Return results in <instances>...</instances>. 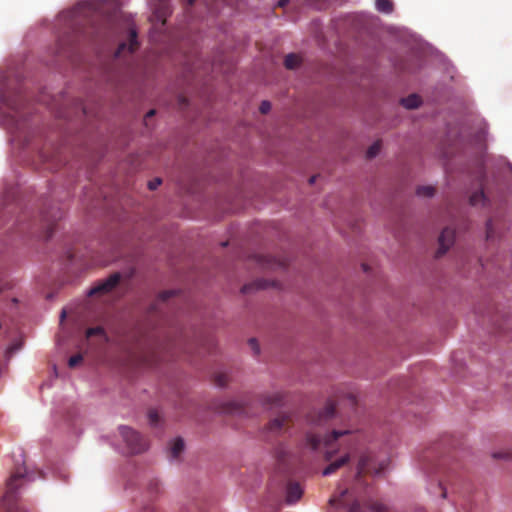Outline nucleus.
Returning <instances> with one entry per match:
<instances>
[{"instance_id":"f257e3e1","label":"nucleus","mask_w":512,"mask_h":512,"mask_svg":"<svg viewBox=\"0 0 512 512\" xmlns=\"http://www.w3.org/2000/svg\"><path fill=\"white\" fill-rule=\"evenodd\" d=\"M386 461L376 464L371 453L361 455L356 474V483L351 489L343 490L339 497L331 498V505H339L347 508L348 512H387V507L382 503L374 501L371 491L364 486L363 476L365 474H380L386 468Z\"/></svg>"},{"instance_id":"f03ea898","label":"nucleus","mask_w":512,"mask_h":512,"mask_svg":"<svg viewBox=\"0 0 512 512\" xmlns=\"http://www.w3.org/2000/svg\"><path fill=\"white\" fill-rule=\"evenodd\" d=\"M344 442L347 444L348 450L356 445L355 437L349 430H333L329 435L314 432H309L306 435V446L313 451H323L326 461H331Z\"/></svg>"},{"instance_id":"7ed1b4c3","label":"nucleus","mask_w":512,"mask_h":512,"mask_svg":"<svg viewBox=\"0 0 512 512\" xmlns=\"http://www.w3.org/2000/svg\"><path fill=\"white\" fill-rule=\"evenodd\" d=\"M25 475L26 469L24 467H17L7 480L6 491L1 500V505L5 512H27L17 504V490L21 486Z\"/></svg>"},{"instance_id":"20e7f679","label":"nucleus","mask_w":512,"mask_h":512,"mask_svg":"<svg viewBox=\"0 0 512 512\" xmlns=\"http://www.w3.org/2000/svg\"><path fill=\"white\" fill-rule=\"evenodd\" d=\"M293 424L292 416L289 413H281L268 422L264 428V438L270 441L272 438L286 433Z\"/></svg>"},{"instance_id":"39448f33","label":"nucleus","mask_w":512,"mask_h":512,"mask_svg":"<svg viewBox=\"0 0 512 512\" xmlns=\"http://www.w3.org/2000/svg\"><path fill=\"white\" fill-rule=\"evenodd\" d=\"M120 434L131 453L138 454L147 449L148 445L145 438L132 428L121 426Z\"/></svg>"},{"instance_id":"423d86ee","label":"nucleus","mask_w":512,"mask_h":512,"mask_svg":"<svg viewBox=\"0 0 512 512\" xmlns=\"http://www.w3.org/2000/svg\"><path fill=\"white\" fill-rule=\"evenodd\" d=\"M121 275L116 272L108 278L98 281L88 292L89 296H102L111 292L120 282Z\"/></svg>"},{"instance_id":"0eeeda50","label":"nucleus","mask_w":512,"mask_h":512,"mask_svg":"<svg viewBox=\"0 0 512 512\" xmlns=\"http://www.w3.org/2000/svg\"><path fill=\"white\" fill-rule=\"evenodd\" d=\"M336 412L335 405L332 402L327 403V405L317 413L311 416V423L316 426L325 425L332 418H334Z\"/></svg>"},{"instance_id":"6e6552de","label":"nucleus","mask_w":512,"mask_h":512,"mask_svg":"<svg viewBox=\"0 0 512 512\" xmlns=\"http://www.w3.org/2000/svg\"><path fill=\"white\" fill-rule=\"evenodd\" d=\"M454 239L455 231L450 227L444 228L438 239L439 248L436 252V257L443 256L447 252V250L453 245Z\"/></svg>"},{"instance_id":"1a4fd4ad","label":"nucleus","mask_w":512,"mask_h":512,"mask_svg":"<svg viewBox=\"0 0 512 512\" xmlns=\"http://www.w3.org/2000/svg\"><path fill=\"white\" fill-rule=\"evenodd\" d=\"M350 461V453L346 451L340 458L331 461L330 464L322 471L323 476H329L337 470L345 466Z\"/></svg>"},{"instance_id":"9d476101","label":"nucleus","mask_w":512,"mask_h":512,"mask_svg":"<svg viewBox=\"0 0 512 512\" xmlns=\"http://www.w3.org/2000/svg\"><path fill=\"white\" fill-rule=\"evenodd\" d=\"M138 45L139 44L137 41V34L134 30H131L129 36V43H121L115 52V56L120 57L125 50H128V52L132 54L138 48Z\"/></svg>"},{"instance_id":"9b49d317","label":"nucleus","mask_w":512,"mask_h":512,"mask_svg":"<svg viewBox=\"0 0 512 512\" xmlns=\"http://www.w3.org/2000/svg\"><path fill=\"white\" fill-rule=\"evenodd\" d=\"M303 494V489L298 483L290 482L287 485V495H286V501L289 504H292L296 501H298Z\"/></svg>"},{"instance_id":"f8f14e48","label":"nucleus","mask_w":512,"mask_h":512,"mask_svg":"<svg viewBox=\"0 0 512 512\" xmlns=\"http://www.w3.org/2000/svg\"><path fill=\"white\" fill-rule=\"evenodd\" d=\"M255 261L265 269H272L275 266H280L282 263L268 255H255Z\"/></svg>"},{"instance_id":"ddd939ff","label":"nucleus","mask_w":512,"mask_h":512,"mask_svg":"<svg viewBox=\"0 0 512 512\" xmlns=\"http://www.w3.org/2000/svg\"><path fill=\"white\" fill-rule=\"evenodd\" d=\"M184 450V441L181 438H176L169 447V457L177 459Z\"/></svg>"},{"instance_id":"4468645a","label":"nucleus","mask_w":512,"mask_h":512,"mask_svg":"<svg viewBox=\"0 0 512 512\" xmlns=\"http://www.w3.org/2000/svg\"><path fill=\"white\" fill-rule=\"evenodd\" d=\"M42 217L47 225L46 238L49 239L53 233V224L57 219H59L61 217V213H60V211H57L56 213L52 214L51 216L44 213Z\"/></svg>"},{"instance_id":"2eb2a0df","label":"nucleus","mask_w":512,"mask_h":512,"mask_svg":"<svg viewBox=\"0 0 512 512\" xmlns=\"http://www.w3.org/2000/svg\"><path fill=\"white\" fill-rule=\"evenodd\" d=\"M401 104L407 109H415L420 106L421 99L419 96L412 94L406 98H402Z\"/></svg>"},{"instance_id":"dca6fc26","label":"nucleus","mask_w":512,"mask_h":512,"mask_svg":"<svg viewBox=\"0 0 512 512\" xmlns=\"http://www.w3.org/2000/svg\"><path fill=\"white\" fill-rule=\"evenodd\" d=\"M376 9L385 14H390L393 12L394 5L391 0H376L375 1Z\"/></svg>"},{"instance_id":"f3484780","label":"nucleus","mask_w":512,"mask_h":512,"mask_svg":"<svg viewBox=\"0 0 512 512\" xmlns=\"http://www.w3.org/2000/svg\"><path fill=\"white\" fill-rule=\"evenodd\" d=\"M300 64V57L297 54L291 53L285 57L284 65L287 69H295Z\"/></svg>"},{"instance_id":"a211bd4d","label":"nucleus","mask_w":512,"mask_h":512,"mask_svg":"<svg viewBox=\"0 0 512 512\" xmlns=\"http://www.w3.org/2000/svg\"><path fill=\"white\" fill-rule=\"evenodd\" d=\"M496 225L493 219H489L486 223V239L488 241H493L496 238Z\"/></svg>"},{"instance_id":"6ab92c4d","label":"nucleus","mask_w":512,"mask_h":512,"mask_svg":"<svg viewBox=\"0 0 512 512\" xmlns=\"http://www.w3.org/2000/svg\"><path fill=\"white\" fill-rule=\"evenodd\" d=\"M275 457H276L277 461L279 462V464L285 465L287 457H288V452L284 446L280 445V446L276 447Z\"/></svg>"},{"instance_id":"aec40b11","label":"nucleus","mask_w":512,"mask_h":512,"mask_svg":"<svg viewBox=\"0 0 512 512\" xmlns=\"http://www.w3.org/2000/svg\"><path fill=\"white\" fill-rule=\"evenodd\" d=\"M268 286L267 281L259 280L251 284L244 285L242 288V293H248L252 289H263Z\"/></svg>"},{"instance_id":"412c9836","label":"nucleus","mask_w":512,"mask_h":512,"mask_svg":"<svg viewBox=\"0 0 512 512\" xmlns=\"http://www.w3.org/2000/svg\"><path fill=\"white\" fill-rule=\"evenodd\" d=\"M283 400V396L281 393H273L271 395L266 396L265 403L270 405L279 406L281 405Z\"/></svg>"},{"instance_id":"4be33fe9","label":"nucleus","mask_w":512,"mask_h":512,"mask_svg":"<svg viewBox=\"0 0 512 512\" xmlns=\"http://www.w3.org/2000/svg\"><path fill=\"white\" fill-rule=\"evenodd\" d=\"M416 193L422 197H432L435 193V189L432 186H419Z\"/></svg>"},{"instance_id":"5701e85b","label":"nucleus","mask_w":512,"mask_h":512,"mask_svg":"<svg viewBox=\"0 0 512 512\" xmlns=\"http://www.w3.org/2000/svg\"><path fill=\"white\" fill-rule=\"evenodd\" d=\"M381 150V142L376 141L374 142L367 150L366 156L367 158L371 159L378 155V153Z\"/></svg>"},{"instance_id":"b1692460","label":"nucleus","mask_w":512,"mask_h":512,"mask_svg":"<svg viewBox=\"0 0 512 512\" xmlns=\"http://www.w3.org/2000/svg\"><path fill=\"white\" fill-rule=\"evenodd\" d=\"M469 201H470L471 205H478L480 203H483L485 201V194H484V192L482 190L475 192L474 194H472L470 196Z\"/></svg>"},{"instance_id":"393cba45","label":"nucleus","mask_w":512,"mask_h":512,"mask_svg":"<svg viewBox=\"0 0 512 512\" xmlns=\"http://www.w3.org/2000/svg\"><path fill=\"white\" fill-rule=\"evenodd\" d=\"M106 336L104 329L101 326L88 328L86 331V338H90L92 336Z\"/></svg>"},{"instance_id":"a878e982","label":"nucleus","mask_w":512,"mask_h":512,"mask_svg":"<svg viewBox=\"0 0 512 512\" xmlns=\"http://www.w3.org/2000/svg\"><path fill=\"white\" fill-rule=\"evenodd\" d=\"M215 384L219 387H224L227 385L228 376L225 373H218L214 377Z\"/></svg>"},{"instance_id":"bb28decb","label":"nucleus","mask_w":512,"mask_h":512,"mask_svg":"<svg viewBox=\"0 0 512 512\" xmlns=\"http://www.w3.org/2000/svg\"><path fill=\"white\" fill-rule=\"evenodd\" d=\"M243 410L242 405L237 402H230L227 404L226 411L229 413H241Z\"/></svg>"},{"instance_id":"cd10ccee","label":"nucleus","mask_w":512,"mask_h":512,"mask_svg":"<svg viewBox=\"0 0 512 512\" xmlns=\"http://www.w3.org/2000/svg\"><path fill=\"white\" fill-rule=\"evenodd\" d=\"M175 294H176V291H174V290L163 291L162 293H160V295L158 297V302L164 303L167 300H169L171 297H173Z\"/></svg>"},{"instance_id":"c85d7f7f","label":"nucleus","mask_w":512,"mask_h":512,"mask_svg":"<svg viewBox=\"0 0 512 512\" xmlns=\"http://www.w3.org/2000/svg\"><path fill=\"white\" fill-rule=\"evenodd\" d=\"M83 360V357L81 354H76V355H73L69 358L68 360V365L70 368H74L75 366H77L79 363H81Z\"/></svg>"},{"instance_id":"c756f323","label":"nucleus","mask_w":512,"mask_h":512,"mask_svg":"<svg viewBox=\"0 0 512 512\" xmlns=\"http://www.w3.org/2000/svg\"><path fill=\"white\" fill-rule=\"evenodd\" d=\"M169 346H170V348H176V349H179V350L186 351V347H185L184 340H183L182 337L177 339V340H173L169 344Z\"/></svg>"},{"instance_id":"7c9ffc66","label":"nucleus","mask_w":512,"mask_h":512,"mask_svg":"<svg viewBox=\"0 0 512 512\" xmlns=\"http://www.w3.org/2000/svg\"><path fill=\"white\" fill-rule=\"evenodd\" d=\"M148 417H149V422L151 425H157V423L159 421V415L155 410H150Z\"/></svg>"},{"instance_id":"2f4dec72","label":"nucleus","mask_w":512,"mask_h":512,"mask_svg":"<svg viewBox=\"0 0 512 512\" xmlns=\"http://www.w3.org/2000/svg\"><path fill=\"white\" fill-rule=\"evenodd\" d=\"M248 344H249L250 348L253 350L254 354L258 355L260 352V347H259L257 340L255 338H251L248 341Z\"/></svg>"},{"instance_id":"473e14b6","label":"nucleus","mask_w":512,"mask_h":512,"mask_svg":"<svg viewBox=\"0 0 512 512\" xmlns=\"http://www.w3.org/2000/svg\"><path fill=\"white\" fill-rule=\"evenodd\" d=\"M271 109V103L269 101H262L260 104L259 110L262 114H266Z\"/></svg>"},{"instance_id":"72a5a7b5","label":"nucleus","mask_w":512,"mask_h":512,"mask_svg":"<svg viewBox=\"0 0 512 512\" xmlns=\"http://www.w3.org/2000/svg\"><path fill=\"white\" fill-rule=\"evenodd\" d=\"M162 183V180L160 178H155L152 181H149L148 187L150 190H155L157 187Z\"/></svg>"},{"instance_id":"f704fd0d","label":"nucleus","mask_w":512,"mask_h":512,"mask_svg":"<svg viewBox=\"0 0 512 512\" xmlns=\"http://www.w3.org/2000/svg\"><path fill=\"white\" fill-rule=\"evenodd\" d=\"M178 104L180 108H184L188 105V100L184 96L180 95L178 96Z\"/></svg>"},{"instance_id":"c9c22d12","label":"nucleus","mask_w":512,"mask_h":512,"mask_svg":"<svg viewBox=\"0 0 512 512\" xmlns=\"http://www.w3.org/2000/svg\"><path fill=\"white\" fill-rule=\"evenodd\" d=\"M494 458H506L508 457V453H495Z\"/></svg>"},{"instance_id":"e433bc0d","label":"nucleus","mask_w":512,"mask_h":512,"mask_svg":"<svg viewBox=\"0 0 512 512\" xmlns=\"http://www.w3.org/2000/svg\"><path fill=\"white\" fill-rule=\"evenodd\" d=\"M439 488H440V489H441V491H442V492H441V496H442L443 498H445V497H446V490L442 487V483H441V482H439Z\"/></svg>"},{"instance_id":"4c0bfd02","label":"nucleus","mask_w":512,"mask_h":512,"mask_svg":"<svg viewBox=\"0 0 512 512\" xmlns=\"http://www.w3.org/2000/svg\"><path fill=\"white\" fill-rule=\"evenodd\" d=\"M288 3V0H279L277 5L279 7H284Z\"/></svg>"},{"instance_id":"58836bf2","label":"nucleus","mask_w":512,"mask_h":512,"mask_svg":"<svg viewBox=\"0 0 512 512\" xmlns=\"http://www.w3.org/2000/svg\"><path fill=\"white\" fill-rule=\"evenodd\" d=\"M149 489H151V490H152V489L157 490V489H158V482H153V483H151V484H150Z\"/></svg>"},{"instance_id":"ea45409f","label":"nucleus","mask_w":512,"mask_h":512,"mask_svg":"<svg viewBox=\"0 0 512 512\" xmlns=\"http://www.w3.org/2000/svg\"><path fill=\"white\" fill-rule=\"evenodd\" d=\"M154 114H155V110H150L149 112H147L146 118L152 117Z\"/></svg>"},{"instance_id":"a19ab883","label":"nucleus","mask_w":512,"mask_h":512,"mask_svg":"<svg viewBox=\"0 0 512 512\" xmlns=\"http://www.w3.org/2000/svg\"><path fill=\"white\" fill-rule=\"evenodd\" d=\"M316 178H317V176H316V175L311 176V177H310V179H309V183H310V184H313V183L316 181Z\"/></svg>"},{"instance_id":"79ce46f5","label":"nucleus","mask_w":512,"mask_h":512,"mask_svg":"<svg viewBox=\"0 0 512 512\" xmlns=\"http://www.w3.org/2000/svg\"><path fill=\"white\" fill-rule=\"evenodd\" d=\"M10 105H11V108H12L13 110H15L16 112L19 110V108H18L16 105H12V104H10Z\"/></svg>"},{"instance_id":"37998d69","label":"nucleus","mask_w":512,"mask_h":512,"mask_svg":"<svg viewBox=\"0 0 512 512\" xmlns=\"http://www.w3.org/2000/svg\"><path fill=\"white\" fill-rule=\"evenodd\" d=\"M362 267H363V270H364L365 272H367V271H368V266H367V264H362Z\"/></svg>"},{"instance_id":"c03bdc74","label":"nucleus","mask_w":512,"mask_h":512,"mask_svg":"<svg viewBox=\"0 0 512 512\" xmlns=\"http://www.w3.org/2000/svg\"><path fill=\"white\" fill-rule=\"evenodd\" d=\"M65 316H66V312L63 310L61 313V318L63 319V318H65Z\"/></svg>"},{"instance_id":"a18cd8bd","label":"nucleus","mask_w":512,"mask_h":512,"mask_svg":"<svg viewBox=\"0 0 512 512\" xmlns=\"http://www.w3.org/2000/svg\"><path fill=\"white\" fill-rule=\"evenodd\" d=\"M194 1H195V0H189V1H188V4H189L190 6H192V5H193V3H194Z\"/></svg>"}]
</instances>
